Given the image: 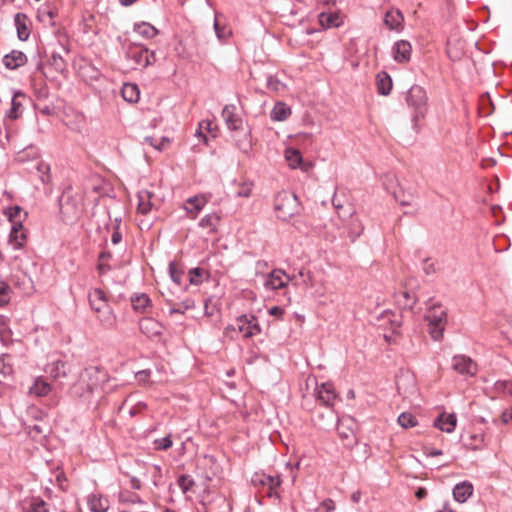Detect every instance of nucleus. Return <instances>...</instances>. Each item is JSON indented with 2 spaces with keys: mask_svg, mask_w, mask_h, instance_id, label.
<instances>
[{
  "mask_svg": "<svg viewBox=\"0 0 512 512\" xmlns=\"http://www.w3.org/2000/svg\"><path fill=\"white\" fill-rule=\"evenodd\" d=\"M106 381V374L98 367L86 368L80 375V379L71 387L72 395L83 397L84 393L79 392L81 386H86L87 393H93L102 383Z\"/></svg>",
  "mask_w": 512,
  "mask_h": 512,
  "instance_id": "1",
  "label": "nucleus"
},
{
  "mask_svg": "<svg viewBox=\"0 0 512 512\" xmlns=\"http://www.w3.org/2000/svg\"><path fill=\"white\" fill-rule=\"evenodd\" d=\"M59 205L63 220L67 223H73L82 213L81 197L73 194L71 187L63 191Z\"/></svg>",
  "mask_w": 512,
  "mask_h": 512,
  "instance_id": "2",
  "label": "nucleus"
},
{
  "mask_svg": "<svg viewBox=\"0 0 512 512\" xmlns=\"http://www.w3.org/2000/svg\"><path fill=\"white\" fill-rule=\"evenodd\" d=\"M406 103L412 112V121L416 123L425 117L427 112L426 91L419 85H413L406 94Z\"/></svg>",
  "mask_w": 512,
  "mask_h": 512,
  "instance_id": "3",
  "label": "nucleus"
},
{
  "mask_svg": "<svg viewBox=\"0 0 512 512\" xmlns=\"http://www.w3.org/2000/svg\"><path fill=\"white\" fill-rule=\"evenodd\" d=\"M261 331L257 319L254 316L241 315L234 324L228 325L224 334L227 337L235 338L241 334L243 338H250Z\"/></svg>",
  "mask_w": 512,
  "mask_h": 512,
  "instance_id": "4",
  "label": "nucleus"
},
{
  "mask_svg": "<svg viewBox=\"0 0 512 512\" xmlns=\"http://www.w3.org/2000/svg\"><path fill=\"white\" fill-rule=\"evenodd\" d=\"M274 209L278 219L289 220L298 211L297 196L286 191L279 192L274 199Z\"/></svg>",
  "mask_w": 512,
  "mask_h": 512,
  "instance_id": "5",
  "label": "nucleus"
},
{
  "mask_svg": "<svg viewBox=\"0 0 512 512\" xmlns=\"http://www.w3.org/2000/svg\"><path fill=\"white\" fill-rule=\"evenodd\" d=\"M425 319L428 322L431 337L436 341L440 340L447 322L446 311L440 304H435L428 309Z\"/></svg>",
  "mask_w": 512,
  "mask_h": 512,
  "instance_id": "6",
  "label": "nucleus"
},
{
  "mask_svg": "<svg viewBox=\"0 0 512 512\" xmlns=\"http://www.w3.org/2000/svg\"><path fill=\"white\" fill-rule=\"evenodd\" d=\"M126 55L142 68H146L156 62L155 52L142 45H131L127 49Z\"/></svg>",
  "mask_w": 512,
  "mask_h": 512,
  "instance_id": "7",
  "label": "nucleus"
},
{
  "mask_svg": "<svg viewBox=\"0 0 512 512\" xmlns=\"http://www.w3.org/2000/svg\"><path fill=\"white\" fill-rule=\"evenodd\" d=\"M452 369L463 376H474L477 373V365L465 355H456L452 358Z\"/></svg>",
  "mask_w": 512,
  "mask_h": 512,
  "instance_id": "8",
  "label": "nucleus"
},
{
  "mask_svg": "<svg viewBox=\"0 0 512 512\" xmlns=\"http://www.w3.org/2000/svg\"><path fill=\"white\" fill-rule=\"evenodd\" d=\"M222 117L229 130L237 132L243 129V119L236 113L235 105H225L222 110Z\"/></svg>",
  "mask_w": 512,
  "mask_h": 512,
  "instance_id": "9",
  "label": "nucleus"
},
{
  "mask_svg": "<svg viewBox=\"0 0 512 512\" xmlns=\"http://www.w3.org/2000/svg\"><path fill=\"white\" fill-rule=\"evenodd\" d=\"M139 329L148 338H155L162 335L163 326L154 318L144 317L139 321Z\"/></svg>",
  "mask_w": 512,
  "mask_h": 512,
  "instance_id": "10",
  "label": "nucleus"
},
{
  "mask_svg": "<svg viewBox=\"0 0 512 512\" xmlns=\"http://www.w3.org/2000/svg\"><path fill=\"white\" fill-rule=\"evenodd\" d=\"M355 428L356 422L352 417L343 416L338 419L337 431L342 439L352 442L354 440Z\"/></svg>",
  "mask_w": 512,
  "mask_h": 512,
  "instance_id": "11",
  "label": "nucleus"
},
{
  "mask_svg": "<svg viewBox=\"0 0 512 512\" xmlns=\"http://www.w3.org/2000/svg\"><path fill=\"white\" fill-rule=\"evenodd\" d=\"M290 280L289 276L280 269L273 270L265 281V287L272 290L283 288Z\"/></svg>",
  "mask_w": 512,
  "mask_h": 512,
  "instance_id": "12",
  "label": "nucleus"
},
{
  "mask_svg": "<svg viewBox=\"0 0 512 512\" xmlns=\"http://www.w3.org/2000/svg\"><path fill=\"white\" fill-rule=\"evenodd\" d=\"M336 394L331 383H322L316 388V399L326 407L333 406Z\"/></svg>",
  "mask_w": 512,
  "mask_h": 512,
  "instance_id": "13",
  "label": "nucleus"
},
{
  "mask_svg": "<svg viewBox=\"0 0 512 512\" xmlns=\"http://www.w3.org/2000/svg\"><path fill=\"white\" fill-rule=\"evenodd\" d=\"M88 300L93 312H98L109 305L105 292L100 288H93L88 293Z\"/></svg>",
  "mask_w": 512,
  "mask_h": 512,
  "instance_id": "14",
  "label": "nucleus"
},
{
  "mask_svg": "<svg viewBox=\"0 0 512 512\" xmlns=\"http://www.w3.org/2000/svg\"><path fill=\"white\" fill-rule=\"evenodd\" d=\"M27 63V56L18 50H12L3 57V64L7 69L15 70Z\"/></svg>",
  "mask_w": 512,
  "mask_h": 512,
  "instance_id": "15",
  "label": "nucleus"
},
{
  "mask_svg": "<svg viewBox=\"0 0 512 512\" xmlns=\"http://www.w3.org/2000/svg\"><path fill=\"white\" fill-rule=\"evenodd\" d=\"M393 58L396 62L405 63L410 60L411 44L406 40L397 41L393 46Z\"/></svg>",
  "mask_w": 512,
  "mask_h": 512,
  "instance_id": "16",
  "label": "nucleus"
},
{
  "mask_svg": "<svg viewBox=\"0 0 512 512\" xmlns=\"http://www.w3.org/2000/svg\"><path fill=\"white\" fill-rule=\"evenodd\" d=\"M206 203L207 199L204 196H194L187 199L184 209L192 219H195Z\"/></svg>",
  "mask_w": 512,
  "mask_h": 512,
  "instance_id": "17",
  "label": "nucleus"
},
{
  "mask_svg": "<svg viewBox=\"0 0 512 512\" xmlns=\"http://www.w3.org/2000/svg\"><path fill=\"white\" fill-rule=\"evenodd\" d=\"M101 325L106 329L115 327L117 318L110 305L103 307L98 312H94Z\"/></svg>",
  "mask_w": 512,
  "mask_h": 512,
  "instance_id": "18",
  "label": "nucleus"
},
{
  "mask_svg": "<svg viewBox=\"0 0 512 512\" xmlns=\"http://www.w3.org/2000/svg\"><path fill=\"white\" fill-rule=\"evenodd\" d=\"M404 17L400 10L391 9L384 17L385 25L391 30L400 31L403 28Z\"/></svg>",
  "mask_w": 512,
  "mask_h": 512,
  "instance_id": "19",
  "label": "nucleus"
},
{
  "mask_svg": "<svg viewBox=\"0 0 512 512\" xmlns=\"http://www.w3.org/2000/svg\"><path fill=\"white\" fill-rule=\"evenodd\" d=\"M131 305L135 312L147 313L151 308V300L145 293L134 294L131 296Z\"/></svg>",
  "mask_w": 512,
  "mask_h": 512,
  "instance_id": "20",
  "label": "nucleus"
},
{
  "mask_svg": "<svg viewBox=\"0 0 512 512\" xmlns=\"http://www.w3.org/2000/svg\"><path fill=\"white\" fill-rule=\"evenodd\" d=\"M473 493V486L470 482L464 481L457 484L453 489V497L459 503H464Z\"/></svg>",
  "mask_w": 512,
  "mask_h": 512,
  "instance_id": "21",
  "label": "nucleus"
},
{
  "mask_svg": "<svg viewBox=\"0 0 512 512\" xmlns=\"http://www.w3.org/2000/svg\"><path fill=\"white\" fill-rule=\"evenodd\" d=\"M457 419L453 414H441L434 422L441 431L451 433L456 427Z\"/></svg>",
  "mask_w": 512,
  "mask_h": 512,
  "instance_id": "22",
  "label": "nucleus"
},
{
  "mask_svg": "<svg viewBox=\"0 0 512 512\" xmlns=\"http://www.w3.org/2000/svg\"><path fill=\"white\" fill-rule=\"evenodd\" d=\"M88 505L92 512H106L109 509L108 499L100 494H91Z\"/></svg>",
  "mask_w": 512,
  "mask_h": 512,
  "instance_id": "23",
  "label": "nucleus"
},
{
  "mask_svg": "<svg viewBox=\"0 0 512 512\" xmlns=\"http://www.w3.org/2000/svg\"><path fill=\"white\" fill-rule=\"evenodd\" d=\"M153 197V193L148 190H141L137 194L138 205L137 210L139 213L146 215L152 209L151 199Z\"/></svg>",
  "mask_w": 512,
  "mask_h": 512,
  "instance_id": "24",
  "label": "nucleus"
},
{
  "mask_svg": "<svg viewBox=\"0 0 512 512\" xmlns=\"http://www.w3.org/2000/svg\"><path fill=\"white\" fill-rule=\"evenodd\" d=\"M376 84L378 93L387 96L392 90V79L386 72H380L376 77Z\"/></svg>",
  "mask_w": 512,
  "mask_h": 512,
  "instance_id": "25",
  "label": "nucleus"
},
{
  "mask_svg": "<svg viewBox=\"0 0 512 512\" xmlns=\"http://www.w3.org/2000/svg\"><path fill=\"white\" fill-rule=\"evenodd\" d=\"M20 98H24V94L21 92L14 93L11 101V107L7 112V117L16 120L20 117L23 110V104L20 101Z\"/></svg>",
  "mask_w": 512,
  "mask_h": 512,
  "instance_id": "26",
  "label": "nucleus"
},
{
  "mask_svg": "<svg viewBox=\"0 0 512 512\" xmlns=\"http://www.w3.org/2000/svg\"><path fill=\"white\" fill-rule=\"evenodd\" d=\"M319 23L323 28L338 27L341 24L340 17L337 13L322 12L318 16Z\"/></svg>",
  "mask_w": 512,
  "mask_h": 512,
  "instance_id": "27",
  "label": "nucleus"
},
{
  "mask_svg": "<svg viewBox=\"0 0 512 512\" xmlns=\"http://www.w3.org/2000/svg\"><path fill=\"white\" fill-rule=\"evenodd\" d=\"M27 17L24 14L17 13L15 15L14 21L17 28L18 38L22 41H25L29 37V29L26 25Z\"/></svg>",
  "mask_w": 512,
  "mask_h": 512,
  "instance_id": "28",
  "label": "nucleus"
},
{
  "mask_svg": "<svg viewBox=\"0 0 512 512\" xmlns=\"http://www.w3.org/2000/svg\"><path fill=\"white\" fill-rule=\"evenodd\" d=\"M121 93L123 99L129 103H134L139 100L140 92L136 84H124Z\"/></svg>",
  "mask_w": 512,
  "mask_h": 512,
  "instance_id": "29",
  "label": "nucleus"
},
{
  "mask_svg": "<svg viewBox=\"0 0 512 512\" xmlns=\"http://www.w3.org/2000/svg\"><path fill=\"white\" fill-rule=\"evenodd\" d=\"M291 114L290 108L282 102L277 103L270 113V117L274 121H284Z\"/></svg>",
  "mask_w": 512,
  "mask_h": 512,
  "instance_id": "30",
  "label": "nucleus"
},
{
  "mask_svg": "<svg viewBox=\"0 0 512 512\" xmlns=\"http://www.w3.org/2000/svg\"><path fill=\"white\" fill-rule=\"evenodd\" d=\"M10 240L14 243L15 247H22L26 241V235L23 231L22 223H17V226H12L10 232Z\"/></svg>",
  "mask_w": 512,
  "mask_h": 512,
  "instance_id": "31",
  "label": "nucleus"
},
{
  "mask_svg": "<svg viewBox=\"0 0 512 512\" xmlns=\"http://www.w3.org/2000/svg\"><path fill=\"white\" fill-rule=\"evenodd\" d=\"M220 217L213 213L205 215L199 222V226L205 229H209L210 233H215L217 231V226L219 224Z\"/></svg>",
  "mask_w": 512,
  "mask_h": 512,
  "instance_id": "32",
  "label": "nucleus"
},
{
  "mask_svg": "<svg viewBox=\"0 0 512 512\" xmlns=\"http://www.w3.org/2000/svg\"><path fill=\"white\" fill-rule=\"evenodd\" d=\"M464 445L471 450H480L484 445V435L482 433L470 434L463 438Z\"/></svg>",
  "mask_w": 512,
  "mask_h": 512,
  "instance_id": "33",
  "label": "nucleus"
},
{
  "mask_svg": "<svg viewBox=\"0 0 512 512\" xmlns=\"http://www.w3.org/2000/svg\"><path fill=\"white\" fill-rule=\"evenodd\" d=\"M134 31L147 39L153 38L158 34V30L153 25L146 22L135 24Z\"/></svg>",
  "mask_w": 512,
  "mask_h": 512,
  "instance_id": "34",
  "label": "nucleus"
},
{
  "mask_svg": "<svg viewBox=\"0 0 512 512\" xmlns=\"http://www.w3.org/2000/svg\"><path fill=\"white\" fill-rule=\"evenodd\" d=\"M285 159L291 168L296 169L302 162V155L297 149L287 148L285 150Z\"/></svg>",
  "mask_w": 512,
  "mask_h": 512,
  "instance_id": "35",
  "label": "nucleus"
},
{
  "mask_svg": "<svg viewBox=\"0 0 512 512\" xmlns=\"http://www.w3.org/2000/svg\"><path fill=\"white\" fill-rule=\"evenodd\" d=\"M263 479H266V487L268 489V496L269 497H279L278 493L275 491L276 488H278L281 485V479L279 476H271L263 474Z\"/></svg>",
  "mask_w": 512,
  "mask_h": 512,
  "instance_id": "36",
  "label": "nucleus"
},
{
  "mask_svg": "<svg viewBox=\"0 0 512 512\" xmlns=\"http://www.w3.org/2000/svg\"><path fill=\"white\" fill-rule=\"evenodd\" d=\"M51 390V386L49 383L43 380H36L34 384L30 387V393L34 394L38 397L46 396Z\"/></svg>",
  "mask_w": 512,
  "mask_h": 512,
  "instance_id": "37",
  "label": "nucleus"
},
{
  "mask_svg": "<svg viewBox=\"0 0 512 512\" xmlns=\"http://www.w3.org/2000/svg\"><path fill=\"white\" fill-rule=\"evenodd\" d=\"M48 372L55 379L64 377L66 375V363L57 360L49 366Z\"/></svg>",
  "mask_w": 512,
  "mask_h": 512,
  "instance_id": "38",
  "label": "nucleus"
},
{
  "mask_svg": "<svg viewBox=\"0 0 512 512\" xmlns=\"http://www.w3.org/2000/svg\"><path fill=\"white\" fill-rule=\"evenodd\" d=\"M236 146L244 153H248L252 149L251 131H244L243 137L236 139Z\"/></svg>",
  "mask_w": 512,
  "mask_h": 512,
  "instance_id": "39",
  "label": "nucleus"
},
{
  "mask_svg": "<svg viewBox=\"0 0 512 512\" xmlns=\"http://www.w3.org/2000/svg\"><path fill=\"white\" fill-rule=\"evenodd\" d=\"M398 423L401 427L407 429L412 428L417 425V419L416 417L408 412H403L398 417Z\"/></svg>",
  "mask_w": 512,
  "mask_h": 512,
  "instance_id": "40",
  "label": "nucleus"
},
{
  "mask_svg": "<svg viewBox=\"0 0 512 512\" xmlns=\"http://www.w3.org/2000/svg\"><path fill=\"white\" fill-rule=\"evenodd\" d=\"M177 484L185 494L195 486V481L189 475L182 474L178 477Z\"/></svg>",
  "mask_w": 512,
  "mask_h": 512,
  "instance_id": "41",
  "label": "nucleus"
},
{
  "mask_svg": "<svg viewBox=\"0 0 512 512\" xmlns=\"http://www.w3.org/2000/svg\"><path fill=\"white\" fill-rule=\"evenodd\" d=\"M349 230V236L351 237L352 241H354L357 237H359L363 231L362 224L358 221L356 218H352L349 222L348 226Z\"/></svg>",
  "mask_w": 512,
  "mask_h": 512,
  "instance_id": "42",
  "label": "nucleus"
},
{
  "mask_svg": "<svg viewBox=\"0 0 512 512\" xmlns=\"http://www.w3.org/2000/svg\"><path fill=\"white\" fill-rule=\"evenodd\" d=\"M494 390L497 393L508 394L512 396V381L511 380H499L494 384Z\"/></svg>",
  "mask_w": 512,
  "mask_h": 512,
  "instance_id": "43",
  "label": "nucleus"
},
{
  "mask_svg": "<svg viewBox=\"0 0 512 512\" xmlns=\"http://www.w3.org/2000/svg\"><path fill=\"white\" fill-rule=\"evenodd\" d=\"M112 257L111 253L108 251H103L100 253L98 258V270L101 274L110 270V266L108 265V261Z\"/></svg>",
  "mask_w": 512,
  "mask_h": 512,
  "instance_id": "44",
  "label": "nucleus"
},
{
  "mask_svg": "<svg viewBox=\"0 0 512 512\" xmlns=\"http://www.w3.org/2000/svg\"><path fill=\"white\" fill-rule=\"evenodd\" d=\"M50 64L58 72H63L66 69V62L64 61L63 57L56 52L52 53L50 58Z\"/></svg>",
  "mask_w": 512,
  "mask_h": 512,
  "instance_id": "45",
  "label": "nucleus"
},
{
  "mask_svg": "<svg viewBox=\"0 0 512 512\" xmlns=\"http://www.w3.org/2000/svg\"><path fill=\"white\" fill-rule=\"evenodd\" d=\"M22 208L20 206L10 207L7 211L9 220L12 222V226H17V223H21Z\"/></svg>",
  "mask_w": 512,
  "mask_h": 512,
  "instance_id": "46",
  "label": "nucleus"
},
{
  "mask_svg": "<svg viewBox=\"0 0 512 512\" xmlns=\"http://www.w3.org/2000/svg\"><path fill=\"white\" fill-rule=\"evenodd\" d=\"M169 274L171 276V279L178 285L181 284L182 277H183V271L178 268L176 263L170 262L169 264Z\"/></svg>",
  "mask_w": 512,
  "mask_h": 512,
  "instance_id": "47",
  "label": "nucleus"
},
{
  "mask_svg": "<svg viewBox=\"0 0 512 512\" xmlns=\"http://www.w3.org/2000/svg\"><path fill=\"white\" fill-rule=\"evenodd\" d=\"M30 508L32 512H49L46 502L39 497L31 500Z\"/></svg>",
  "mask_w": 512,
  "mask_h": 512,
  "instance_id": "48",
  "label": "nucleus"
},
{
  "mask_svg": "<svg viewBox=\"0 0 512 512\" xmlns=\"http://www.w3.org/2000/svg\"><path fill=\"white\" fill-rule=\"evenodd\" d=\"M204 274V270L196 267L192 268L189 271V281L193 285H199L202 282V276Z\"/></svg>",
  "mask_w": 512,
  "mask_h": 512,
  "instance_id": "49",
  "label": "nucleus"
},
{
  "mask_svg": "<svg viewBox=\"0 0 512 512\" xmlns=\"http://www.w3.org/2000/svg\"><path fill=\"white\" fill-rule=\"evenodd\" d=\"M57 15V10L55 8H45L43 10H39V14H38V18L45 22L46 21V17L49 18V21H50V24L51 25H54V23L52 22V20L54 19V17Z\"/></svg>",
  "mask_w": 512,
  "mask_h": 512,
  "instance_id": "50",
  "label": "nucleus"
},
{
  "mask_svg": "<svg viewBox=\"0 0 512 512\" xmlns=\"http://www.w3.org/2000/svg\"><path fill=\"white\" fill-rule=\"evenodd\" d=\"M154 444L159 450H168L172 447L173 442L170 436H166L161 439H156Z\"/></svg>",
  "mask_w": 512,
  "mask_h": 512,
  "instance_id": "51",
  "label": "nucleus"
},
{
  "mask_svg": "<svg viewBox=\"0 0 512 512\" xmlns=\"http://www.w3.org/2000/svg\"><path fill=\"white\" fill-rule=\"evenodd\" d=\"M214 29H215V33L217 35V37L219 39H225L228 35H229V31L226 29V27H221L220 26V23L218 21V18L217 16L215 17V21H214Z\"/></svg>",
  "mask_w": 512,
  "mask_h": 512,
  "instance_id": "52",
  "label": "nucleus"
},
{
  "mask_svg": "<svg viewBox=\"0 0 512 512\" xmlns=\"http://www.w3.org/2000/svg\"><path fill=\"white\" fill-rule=\"evenodd\" d=\"M10 290L9 285L4 282H0V305H4L8 302V292Z\"/></svg>",
  "mask_w": 512,
  "mask_h": 512,
  "instance_id": "53",
  "label": "nucleus"
},
{
  "mask_svg": "<svg viewBox=\"0 0 512 512\" xmlns=\"http://www.w3.org/2000/svg\"><path fill=\"white\" fill-rule=\"evenodd\" d=\"M193 307V301L187 299L185 301H183L181 303V306L180 307H177V308H171L170 309V314H174V313H179V314H184V312L190 308Z\"/></svg>",
  "mask_w": 512,
  "mask_h": 512,
  "instance_id": "54",
  "label": "nucleus"
},
{
  "mask_svg": "<svg viewBox=\"0 0 512 512\" xmlns=\"http://www.w3.org/2000/svg\"><path fill=\"white\" fill-rule=\"evenodd\" d=\"M37 168L42 173L41 181L43 183H48L50 181V176L48 174L49 166L44 163H39Z\"/></svg>",
  "mask_w": 512,
  "mask_h": 512,
  "instance_id": "55",
  "label": "nucleus"
},
{
  "mask_svg": "<svg viewBox=\"0 0 512 512\" xmlns=\"http://www.w3.org/2000/svg\"><path fill=\"white\" fill-rule=\"evenodd\" d=\"M5 358L6 356H3L0 360V371L4 375H9L10 373H12V367L11 365L6 364Z\"/></svg>",
  "mask_w": 512,
  "mask_h": 512,
  "instance_id": "56",
  "label": "nucleus"
},
{
  "mask_svg": "<svg viewBox=\"0 0 512 512\" xmlns=\"http://www.w3.org/2000/svg\"><path fill=\"white\" fill-rule=\"evenodd\" d=\"M321 507L324 508L326 510V512H332L335 510V503L331 499H325L321 503Z\"/></svg>",
  "mask_w": 512,
  "mask_h": 512,
  "instance_id": "57",
  "label": "nucleus"
},
{
  "mask_svg": "<svg viewBox=\"0 0 512 512\" xmlns=\"http://www.w3.org/2000/svg\"><path fill=\"white\" fill-rule=\"evenodd\" d=\"M263 474H255L253 477H252V483L257 486V485H261L263 487H266V479H263L262 478Z\"/></svg>",
  "mask_w": 512,
  "mask_h": 512,
  "instance_id": "58",
  "label": "nucleus"
},
{
  "mask_svg": "<svg viewBox=\"0 0 512 512\" xmlns=\"http://www.w3.org/2000/svg\"><path fill=\"white\" fill-rule=\"evenodd\" d=\"M269 314L277 318H281L284 314V310L279 306H273L269 309Z\"/></svg>",
  "mask_w": 512,
  "mask_h": 512,
  "instance_id": "59",
  "label": "nucleus"
},
{
  "mask_svg": "<svg viewBox=\"0 0 512 512\" xmlns=\"http://www.w3.org/2000/svg\"><path fill=\"white\" fill-rule=\"evenodd\" d=\"M237 195L240 197H249L251 195V187L248 185H243L237 192Z\"/></svg>",
  "mask_w": 512,
  "mask_h": 512,
  "instance_id": "60",
  "label": "nucleus"
},
{
  "mask_svg": "<svg viewBox=\"0 0 512 512\" xmlns=\"http://www.w3.org/2000/svg\"><path fill=\"white\" fill-rule=\"evenodd\" d=\"M146 408V404L145 403H142V402H139L138 404H136L131 410H130V415L131 416H135L138 412H140L141 410L145 409Z\"/></svg>",
  "mask_w": 512,
  "mask_h": 512,
  "instance_id": "61",
  "label": "nucleus"
},
{
  "mask_svg": "<svg viewBox=\"0 0 512 512\" xmlns=\"http://www.w3.org/2000/svg\"><path fill=\"white\" fill-rule=\"evenodd\" d=\"M425 454L429 457H435V456H439V455H442L443 452L442 450L440 449H435V448H426L425 449Z\"/></svg>",
  "mask_w": 512,
  "mask_h": 512,
  "instance_id": "62",
  "label": "nucleus"
},
{
  "mask_svg": "<svg viewBox=\"0 0 512 512\" xmlns=\"http://www.w3.org/2000/svg\"><path fill=\"white\" fill-rule=\"evenodd\" d=\"M394 197H395V200L397 202H399L402 206H409V205H411V200L405 198L404 196L402 197V196L394 193Z\"/></svg>",
  "mask_w": 512,
  "mask_h": 512,
  "instance_id": "63",
  "label": "nucleus"
},
{
  "mask_svg": "<svg viewBox=\"0 0 512 512\" xmlns=\"http://www.w3.org/2000/svg\"><path fill=\"white\" fill-rule=\"evenodd\" d=\"M501 419L503 423H509L512 421V410H506L502 413Z\"/></svg>",
  "mask_w": 512,
  "mask_h": 512,
  "instance_id": "64",
  "label": "nucleus"
}]
</instances>
